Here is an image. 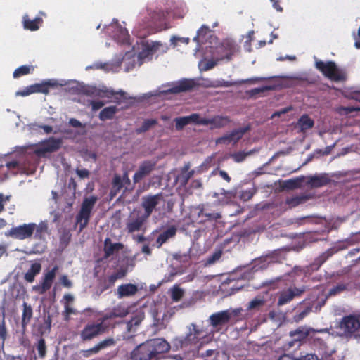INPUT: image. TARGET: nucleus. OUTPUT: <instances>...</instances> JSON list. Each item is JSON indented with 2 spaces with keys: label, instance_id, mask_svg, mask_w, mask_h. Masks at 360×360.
<instances>
[{
  "label": "nucleus",
  "instance_id": "7ed1b4c3",
  "mask_svg": "<svg viewBox=\"0 0 360 360\" xmlns=\"http://www.w3.org/2000/svg\"><path fill=\"white\" fill-rule=\"evenodd\" d=\"M98 200L96 195L85 198L81 205V208L76 215V222L79 226V231H82L89 224L92 210Z\"/></svg>",
  "mask_w": 360,
  "mask_h": 360
},
{
  "label": "nucleus",
  "instance_id": "423d86ee",
  "mask_svg": "<svg viewBox=\"0 0 360 360\" xmlns=\"http://www.w3.org/2000/svg\"><path fill=\"white\" fill-rule=\"evenodd\" d=\"M35 228V223L23 224L12 227L5 233V236L16 240H25L30 238L33 236Z\"/></svg>",
  "mask_w": 360,
  "mask_h": 360
},
{
  "label": "nucleus",
  "instance_id": "0eeeda50",
  "mask_svg": "<svg viewBox=\"0 0 360 360\" xmlns=\"http://www.w3.org/2000/svg\"><path fill=\"white\" fill-rule=\"evenodd\" d=\"M148 218L142 214L141 210H134L126 223V230L129 233L139 231L142 229Z\"/></svg>",
  "mask_w": 360,
  "mask_h": 360
},
{
  "label": "nucleus",
  "instance_id": "ea45409f",
  "mask_svg": "<svg viewBox=\"0 0 360 360\" xmlns=\"http://www.w3.org/2000/svg\"><path fill=\"white\" fill-rule=\"evenodd\" d=\"M210 32V30L207 25H202L201 27L198 30L197 36L193 38L194 41L198 42H203L205 39L206 35Z\"/></svg>",
  "mask_w": 360,
  "mask_h": 360
},
{
  "label": "nucleus",
  "instance_id": "f3484780",
  "mask_svg": "<svg viewBox=\"0 0 360 360\" xmlns=\"http://www.w3.org/2000/svg\"><path fill=\"white\" fill-rule=\"evenodd\" d=\"M250 129L249 127L233 130L229 134L220 137L217 139V143H236Z\"/></svg>",
  "mask_w": 360,
  "mask_h": 360
},
{
  "label": "nucleus",
  "instance_id": "e2e57ef3",
  "mask_svg": "<svg viewBox=\"0 0 360 360\" xmlns=\"http://www.w3.org/2000/svg\"><path fill=\"white\" fill-rule=\"evenodd\" d=\"M71 236L68 233H64L60 236V245L66 247L70 241Z\"/></svg>",
  "mask_w": 360,
  "mask_h": 360
},
{
  "label": "nucleus",
  "instance_id": "3c124183",
  "mask_svg": "<svg viewBox=\"0 0 360 360\" xmlns=\"http://www.w3.org/2000/svg\"><path fill=\"white\" fill-rule=\"evenodd\" d=\"M175 127L177 130L182 129L185 126L189 124L187 116L176 117L174 120Z\"/></svg>",
  "mask_w": 360,
  "mask_h": 360
},
{
  "label": "nucleus",
  "instance_id": "6ab92c4d",
  "mask_svg": "<svg viewBox=\"0 0 360 360\" xmlns=\"http://www.w3.org/2000/svg\"><path fill=\"white\" fill-rule=\"evenodd\" d=\"M338 252V250L335 248H330L326 252H323L320 256L314 259V261L310 264L309 269L311 271H317L325 263L331 256Z\"/></svg>",
  "mask_w": 360,
  "mask_h": 360
},
{
  "label": "nucleus",
  "instance_id": "5701e85b",
  "mask_svg": "<svg viewBox=\"0 0 360 360\" xmlns=\"http://www.w3.org/2000/svg\"><path fill=\"white\" fill-rule=\"evenodd\" d=\"M128 309L122 306L118 305L115 307L110 311L105 314L101 319L102 321L105 323V322L111 319L120 317L123 318L128 314Z\"/></svg>",
  "mask_w": 360,
  "mask_h": 360
},
{
  "label": "nucleus",
  "instance_id": "cd10ccee",
  "mask_svg": "<svg viewBox=\"0 0 360 360\" xmlns=\"http://www.w3.org/2000/svg\"><path fill=\"white\" fill-rule=\"evenodd\" d=\"M23 27L25 30L36 31L37 30L41 23L43 22V20L40 17H37L33 20H31L28 18L27 15H25L22 20Z\"/></svg>",
  "mask_w": 360,
  "mask_h": 360
},
{
  "label": "nucleus",
  "instance_id": "a878e982",
  "mask_svg": "<svg viewBox=\"0 0 360 360\" xmlns=\"http://www.w3.org/2000/svg\"><path fill=\"white\" fill-rule=\"evenodd\" d=\"M195 86L193 79H184L169 89L171 93L177 94L192 89Z\"/></svg>",
  "mask_w": 360,
  "mask_h": 360
},
{
  "label": "nucleus",
  "instance_id": "4d7b16f0",
  "mask_svg": "<svg viewBox=\"0 0 360 360\" xmlns=\"http://www.w3.org/2000/svg\"><path fill=\"white\" fill-rule=\"evenodd\" d=\"M193 171H190L188 172H183L181 174V175L179 176V181L181 184V185H186L189 179L192 177L193 175Z\"/></svg>",
  "mask_w": 360,
  "mask_h": 360
},
{
  "label": "nucleus",
  "instance_id": "bf43d9fd",
  "mask_svg": "<svg viewBox=\"0 0 360 360\" xmlns=\"http://www.w3.org/2000/svg\"><path fill=\"white\" fill-rule=\"evenodd\" d=\"M302 202V199L298 196L286 199V204L290 207H294L300 205Z\"/></svg>",
  "mask_w": 360,
  "mask_h": 360
},
{
  "label": "nucleus",
  "instance_id": "58836bf2",
  "mask_svg": "<svg viewBox=\"0 0 360 360\" xmlns=\"http://www.w3.org/2000/svg\"><path fill=\"white\" fill-rule=\"evenodd\" d=\"M157 120L155 119H148L144 120L142 125L136 129V132L139 134L144 133L149 130L152 127L157 124Z\"/></svg>",
  "mask_w": 360,
  "mask_h": 360
},
{
  "label": "nucleus",
  "instance_id": "79ce46f5",
  "mask_svg": "<svg viewBox=\"0 0 360 360\" xmlns=\"http://www.w3.org/2000/svg\"><path fill=\"white\" fill-rule=\"evenodd\" d=\"M36 349L38 352L39 358L44 359L46 356V345L44 338H41L38 340Z\"/></svg>",
  "mask_w": 360,
  "mask_h": 360
},
{
  "label": "nucleus",
  "instance_id": "dca6fc26",
  "mask_svg": "<svg viewBox=\"0 0 360 360\" xmlns=\"http://www.w3.org/2000/svg\"><path fill=\"white\" fill-rule=\"evenodd\" d=\"M155 162L150 160L143 161L139 166V169L135 172L133 176L134 184L140 182L145 176L150 174L154 170Z\"/></svg>",
  "mask_w": 360,
  "mask_h": 360
},
{
  "label": "nucleus",
  "instance_id": "72a5a7b5",
  "mask_svg": "<svg viewBox=\"0 0 360 360\" xmlns=\"http://www.w3.org/2000/svg\"><path fill=\"white\" fill-rule=\"evenodd\" d=\"M124 186L123 181L120 175H115L112 182V189L110 193L111 198H114Z\"/></svg>",
  "mask_w": 360,
  "mask_h": 360
},
{
  "label": "nucleus",
  "instance_id": "e433bc0d",
  "mask_svg": "<svg viewBox=\"0 0 360 360\" xmlns=\"http://www.w3.org/2000/svg\"><path fill=\"white\" fill-rule=\"evenodd\" d=\"M53 83H51L50 81H49L42 82L41 84H32V87L34 88V93H42L47 94L49 91V87L53 86Z\"/></svg>",
  "mask_w": 360,
  "mask_h": 360
},
{
  "label": "nucleus",
  "instance_id": "bb28decb",
  "mask_svg": "<svg viewBox=\"0 0 360 360\" xmlns=\"http://www.w3.org/2000/svg\"><path fill=\"white\" fill-rule=\"evenodd\" d=\"M176 231L177 229L174 226H171L167 229L162 231L156 240L157 247L158 248H161L169 238L174 237Z\"/></svg>",
  "mask_w": 360,
  "mask_h": 360
},
{
  "label": "nucleus",
  "instance_id": "69168bd1",
  "mask_svg": "<svg viewBox=\"0 0 360 360\" xmlns=\"http://www.w3.org/2000/svg\"><path fill=\"white\" fill-rule=\"evenodd\" d=\"M127 269L126 268H121L117 270L115 273L112 274V276L115 278V281L117 279H122L127 275Z\"/></svg>",
  "mask_w": 360,
  "mask_h": 360
},
{
  "label": "nucleus",
  "instance_id": "4be33fe9",
  "mask_svg": "<svg viewBox=\"0 0 360 360\" xmlns=\"http://www.w3.org/2000/svg\"><path fill=\"white\" fill-rule=\"evenodd\" d=\"M124 248L123 244L120 243H112L110 238H107L104 241V258L107 259L114 255L115 252H119Z\"/></svg>",
  "mask_w": 360,
  "mask_h": 360
},
{
  "label": "nucleus",
  "instance_id": "49530a36",
  "mask_svg": "<svg viewBox=\"0 0 360 360\" xmlns=\"http://www.w3.org/2000/svg\"><path fill=\"white\" fill-rule=\"evenodd\" d=\"M256 192L257 188L255 187H252L245 191H242L240 195V198L243 201H248L254 196Z\"/></svg>",
  "mask_w": 360,
  "mask_h": 360
},
{
  "label": "nucleus",
  "instance_id": "39448f33",
  "mask_svg": "<svg viewBox=\"0 0 360 360\" xmlns=\"http://www.w3.org/2000/svg\"><path fill=\"white\" fill-rule=\"evenodd\" d=\"M97 323H88L79 333L80 340L83 342L91 341L94 338L105 333L108 326L100 319Z\"/></svg>",
  "mask_w": 360,
  "mask_h": 360
},
{
  "label": "nucleus",
  "instance_id": "f704fd0d",
  "mask_svg": "<svg viewBox=\"0 0 360 360\" xmlns=\"http://www.w3.org/2000/svg\"><path fill=\"white\" fill-rule=\"evenodd\" d=\"M49 229L46 221H41L39 224H36L34 229V238L39 240H44V236L47 233Z\"/></svg>",
  "mask_w": 360,
  "mask_h": 360
},
{
  "label": "nucleus",
  "instance_id": "f257e3e1",
  "mask_svg": "<svg viewBox=\"0 0 360 360\" xmlns=\"http://www.w3.org/2000/svg\"><path fill=\"white\" fill-rule=\"evenodd\" d=\"M171 348L164 338H154L138 345L131 353V360H157L160 354L166 353Z\"/></svg>",
  "mask_w": 360,
  "mask_h": 360
},
{
  "label": "nucleus",
  "instance_id": "603ef678",
  "mask_svg": "<svg viewBox=\"0 0 360 360\" xmlns=\"http://www.w3.org/2000/svg\"><path fill=\"white\" fill-rule=\"evenodd\" d=\"M264 303H265L264 300L258 299L256 297L249 302L248 306V310L258 309L260 307L263 306L264 304Z\"/></svg>",
  "mask_w": 360,
  "mask_h": 360
},
{
  "label": "nucleus",
  "instance_id": "de8ad7c7",
  "mask_svg": "<svg viewBox=\"0 0 360 360\" xmlns=\"http://www.w3.org/2000/svg\"><path fill=\"white\" fill-rule=\"evenodd\" d=\"M347 285L345 283H338L330 289L328 292L329 296H334L344 292L347 289Z\"/></svg>",
  "mask_w": 360,
  "mask_h": 360
},
{
  "label": "nucleus",
  "instance_id": "6e6d98bb",
  "mask_svg": "<svg viewBox=\"0 0 360 360\" xmlns=\"http://www.w3.org/2000/svg\"><path fill=\"white\" fill-rule=\"evenodd\" d=\"M77 314L76 310H75L70 304L64 305V311H63L64 320L69 321L70 316L71 314Z\"/></svg>",
  "mask_w": 360,
  "mask_h": 360
},
{
  "label": "nucleus",
  "instance_id": "a18cd8bd",
  "mask_svg": "<svg viewBox=\"0 0 360 360\" xmlns=\"http://www.w3.org/2000/svg\"><path fill=\"white\" fill-rule=\"evenodd\" d=\"M184 290L177 285L171 289V297L173 301L179 302L184 296Z\"/></svg>",
  "mask_w": 360,
  "mask_h": 360
},
{
  "label": "nucleus",
  "instance_id": "37998d69",
  "mask_svg": "<svg viewBox=\"0 0 360 360\" xmlns=\"http://www.w3.org/2000/svg\"><path fill=\"white\" fill-rule=\"evenodd\" d=\"M278 360H318V357L312 354H308L300 359H295L289 354H283L279 357Z\"/></svg>",
  "mask_w": 360,
  "mask_h": 360
},
{
  "label": "nucleus",
  "instance_id": "9b49d317",
  "mask_svg": "<svg viewBox=\"0 0 360 360\" xmlns=\"http://www.w3.org/2000/svg\"><path fill=\"white\" fill-rule=\"evenodd\" d=\"M62 139L55 137H50L41 142L36 150V154L44 155L47 153H53L58 150L62 145Z\"/></svg>",
  "mask_w": 360,
  "mask_h": 360
},
{
  "label": "nucleus",
  "instance_id": "412c9836",
  "mask_svg": "<svg viewBox=\"0 0 360 360\" xmlns=\"http://www.w3.org/2000/svg\"><path fill=\"white\" fill-rule=\"evenodd\" d=\"M330 182V179L328 174H322L320 175L311 176L308 178L307 184L311 188H319L328 185Z\"/></svg>",
  "mask_w": 360,
  "mask_h": 360
},
{
  "label": "nucleus",
  "instance_id": "1a4fd4ad",
  "mask_svg": "<svg viewBox=\"0 0 360 360\" xmlns=\"http://www.w3.org/2000/svg\"><path fill=\"white\" fill-rule=\"evenodd\" d=\"M161 200H162V193L148 195L142 197L141 207L144 210V212H142V214L147 218H149L154 209L156 207Z\"/></svg>",
  "mask_w": 360,
  "mask_h": 360
},
{
  "label": "nucleus",
  "instance_id": "2eb2a0df",
  "mask_svg": "<svg viewBox=\"0 0 360 360\" xmlns=\"http://www.w3.org/2000/svg\"><path fill=\"white\" fill-rule=\"evenodd\" d=\"M341 328L347 333H354L360 329V315L345 316L340 323Z\"/></svg>",
  "mask_w": 360,
  "mask_h": 360
},
{
  "label": "nucleus",
  "instance_id": "774afa93",
  "mask_svg": "<svg viewBox=\"0 0 360 360\" xmlns=\"http://www.w3.org/2000/svg\"><path fill=\"white\" fill-rule=\"evenodd\" d=\"M76 174L80 179H87L90 175L89 171L86 169H77Z\"/></svg>",
  "mask_w": 360,
  "mask_h": 360
},
{
  "label": "nucleus",
  "instance_id": "338daca9",
  "mask_svg": "<svg viewBox=\"0 0 360 360\" xmlns=\"http://www.w3.org/2000/svg\"><path fill=\"white\" fill-rule=\"evenodd\" d=\"M90 104L93 111H96L101 109L105 105V102L103 101H91Z\"/></svg>",
  "mask_w": 360,
  "mask_h": 360
},
{
  "label": "nucleus",
  "instance_id": "473e14b6",
  "mask_svg": "<svg viewBox=\"0 0 360 360\" xmlns=\"http://www.w3.org/2000/svg\"><path fill=\"white\" fill-rule=\"evenodd\" d=\"M118 111L116 106H109L103 108L99 113L98 117L101 121L111 120Z\"/></svg>",
  "mask_w": 360,
  "mask_h": 360
},
{
  "label": "nucleus",
  "instance_id": "9d476101",
  "mask_svg": "<svg viewBox=\"0 0 360 360\" xmlns=\"http://www.w3.org/2000/svg\"><path fill=\"white\" fill-rule=\"evenodd\" d=\"M304 291V287L297 288L295 286H290L288 289L282 290L279 294L278 306H283L290 302L295 297H300Z\"/></svg>",
  "mask_w": 360,
  "mask_h": 360
},
{
  "label": "nucleus",
  "instance_id": "ddd939ff",
  "mask_svg": "<svg viewBox=\"0 0 360 360\" xmlns=\"http://www.w3.org/2000/svg\"><path fill=\"white\" fill-rule=\"evenodd\" d=\"M58 269V267L55 266L51 270L44 274L41 284L35 287L39 294H44L51 288Z\"/></svg>",
  "mask_w": 360,
  "mask_h": 360
},
{
  "label": "nucleus",
  "instance_id": "c756f323",
  "mask_svg": "<svg viewBox=\"0 0 360 360\" xmlns=\"http://www.w3.org/2000/svg\"><path fill=\"white\" fill-rule=\"evenodd\" d=\"M22 326L25 328L26 326L30 323L32 317L33 311L31 305L27 304V302H24L22 304Z\"/></svg>",
  "mask_w": 360,
  "mask_h": 360
},
{
  "label": "nucleus",
  "instance_id": "20e7f679",
  "mask_svg": "<svg viewBox=\"0 0 360 360\" xmlns=\"http://www.w3.org/2000/svg\"><path fill=\"white\" fill-rule=\"evenodd\" d=\"M315 67L326 77L332 81L340 82L346 79L345 74L338 68L334 61L323 62L322 60H317L315 63Z\"/></svg>",
  "mask_w": 360,
  "mask_h": 360
},
{
  "label": "nucleus",
  "instance_id": "c03bdc74",
  "mask_svg": "<svg viewBox=\"0 0 360 360\" xmlns=\"http://www.w3.org/2000/svg\"><path fill=\"white\" fill-rule=\"evenodd\" d=\"M274 86H264L259 88H254L247 91V95L250 97H255L256 95L259 94L261 93H264L266 91L273 90Z\"/></svg>",
  "mask_w": 360,
  "mask_h": 360
},
{
  "label": "nucleus",
  "instance_id": "0e129e2a",
  "mask_svg": "<svg viewBox=\"0 0 360 360\" xmlns=\"http://www.w3.org/2000/svg\"><path fill=\"white\" fill-rule=\"evenodd\" d=\"M145 45L153 55L159 49L160 46H161L159 42H147Z\"/></svg>",
  "mask_w": 360,
  "mask_h": 360
},
{
  "label": "nucleus",
  "instance_id": "09e8293b",
  "mask_svg": "<svg viewBox=\"0 0 360 360\" xmlns=\"http://www.w3.org/2000/svg\"><path fill=\"white\" fill-rule=\"evenodd\" d=\"M290 335L292 337L297 336L295 340L300 341L305 339L309 335V332L304 330L303 328H298L295 331L290 332Z\"/></svg>",
  "mask_w": 360,
  "mask_h": 360
},
{
  "label": "nucleus",
  "instance_id": "c9c22d12",
  "mask_svg": "<svg viewBox=\"0 0 360 360\" xmlns=\"http://www.w3.org/2000/svg\"><path fill=\"white\" fill-rule=\"evenodd\" d=\"M33 71H34L33 66L25 65H22V66H20L19 68H16L13 73V76L14 78H19L22 76L30 74Z\"/></svg>",
  "mask_w": 360,
  "mask_h": 360
},
{
  "label": "nucleus",
  "instance_id": "5fc2aeb1",
  "mask_svg": "<svg viewBox=\"0 0 360 360\" xmlns=\"http://www.w3.org/2000/svg\"><path fill=\"white\" fill-rule=\"evenodd\" d=\"M173 259L183 263H187L191 260V256L188 253L176 252L173 255Z\"/></svg>",
  "mask_w": 360,
  "mask_h": 360
},
{
  "label": "nucleus",
  "instance_id": "f03ea898",
  "mask_svg": "<svg viewBox=\"0 0 360 360\" xmlns=\"http://www.w3.org/2000/svg\"><path fill=\"white\" fill-rule=\"evenodd\" d=\"M242 311L241 308L229 309L211 314L209 317L210 325L214 328H219L229 322L236 323Z\"/></svg>",
  "mask_w": 360,
  "mask_h": 360
},
{
  "label": "nucleus",
  "instance_id": "7c9ffc66",
  "mask_svg": "<svg viewBox=\"0 0 360 360\" xmlns=\"http://www.w3.org/2000/svg\"><path fill=\"white\" fill-rule=\"evenodd\" d=\"M41 269L40 263H33L28 271L25 273L24 278L26 281L32 283L34 281L35 276L39 274Z\"/></svg>",
  "mask_w": 360,
  "mask_h": 360
},
{
  "label": "nucleus",
  "instance_id": "a211bd4d",
  "mask_svg": "<svg viewBox=\"0 0 360 360\" xmlns=\"http://www.w3.org/2000/svg\"><path fill=\"white\" fill-rule=\"evenodd\" d=\"M219 49L224 53V56L221 58L230 60L233 53L237 51V46L233 40L226 39L222 41Z\"/></svg>",
  "mask_w": 360,
  "mask_h": 360
},
{
  "label": "nucleus",
  "instance_id": "393cba45",
  "mask_svg": "<svg viewBox=\"0 0 360 360\" xmlns=\"http://www.w3.org/2000/svg\"><path fill=\"white\" fill-rule=\"evenodd\" d=\"M265 78L263 77H254L248 79L246 80H243L241 82H231V81H225V80H218L216 81L214 84L212 85L213 87H229L232 86H236L238 84H243V83H255L257 82H260L264 80Z\"/></svg>",
  "mask_w": 360,
  "mask_h": 360
},
{
  "label": "nucleus",
  "instance_id": "c85d7f7f",
  "mask_svg": "<svg viewBox=\"0 0 360 360\" xmlns=\"http://www.w3.org/2000/svg\"><path fill=\"white\" fill-rule=\"evenodd\" d=\"M207 125H212V129H219L227 125L230 120L227 116H216L212 119H207Z\"/></svg>",
  "mask_w": 360,
  "mask_h": 360
},
{
  "label": "nucleus",
  "instance_id": "f8f14e48",
  "mask_svg": "<svg viewBox=\"0 0 360 360\" xmlns=\"http://www.w3.org/2000/svg\"><path fill=\"white\" fill-rule=\"evenodd\" d=\"M19 169V162L17 160L8 161L6 158L0 160V180L4 181L10 174H15Z\"/></svg>",
  "mask_w": 360,
  "mask_h": 360
},
{
  "label": "nucleus",
  "instance_id": "680f3d73",
  "mask_svg": "<svg viewBox=\"0 0 360 360\" xmlns=\"http://www.w3.org/2000/svg\"><path fill=\"white\" fill-rule=\"evenodd\" d=\"M34 93V88L32 87V85H30L23 90L17 91L15 94L16 96H27Z\"/></svg>",
  "mask_w": 360,
  "mask_h": 360
},
{
  "label": "nucleus",
  "instance_id": "8fccbe9b",
  "mask_svg": "<svg viewBox=\"0 0 360 360\" xmlns=\"http://www.w3.org/2000/svg\"><path fill=\"white\" fill-rule=\"evenodd\" d=\"M116 282L115 278L110 275L107 278L104 279L101 283V291L103 292L110 288L112 287Z\"/></svg>",
  "mask_w": 360,
  "mask_h": 360
},
{
  "label": "nucleus",
  "instance_id": "6e6552de",
  "mask_svg": "<svg viewBox=\"0 0 360 360\" xmlns=\"http://www.w3.org/2000/svg\"><path fill=\"white\" fill-rule=\"evenodd\" d=\"M197 356L202 360H226L228 356L224 351L205 348L201 342L197 348Z\"/></svg>",
  "mask_w": 360,
  "mask_h": 360
},
{
  "label": "nucleus",
  "instance_id": "4468645a",
  "mask_svg": "<svg viewBox=\"0 0 360 360\" xmlns=\"http://www.w3.org/2000/svg\"><path fill=\"white\" fill-rule=\"evenodd\" d=\"M115 343L116 342L113 338H108L99 342L90 349L82 350L81 354L84 358H89L92 355L98 354L102 349L114 346Z\"/></svg>",
  "mask_w": 360,
  "mask_h": 360
},
{
  "label": "nucleus",
  "instance_id": "a19ab883",
  "mask_svg": "<svg viewBox=\"0 0 360 360\" xmlns=\"http://www.w3.org/2000/svg\"><path fill=\"white\" fill-rule=\"evenodd\" d=\"M189 124L193 123L195 124L207 125V118L200 117L198 113H193L187 116Z\"/></svg>",
  "mask_w": 360,
  "mask_h": 360
},
{
  "label": "nucleus",
  "instance_id": "2f4dec72",
  "mask_svg": "<svg viewBox=\"0 0 360 360\" xmlns=\"http://www.w3.org/2000/svg\"><path fill=\"white\" fill-rule=\"evenodd\" d=\"M297 125L300 127L301 131L304 132L314 127V122L308 115H303L298 120Z\"/></svg>",
  "mask_w": 360,
  "mask_h": 360
},
{
  "label": "nucleus",
  "instance_id": "13d9d810",
  "mask_svg": "<svg viewBox=\"0 0 360 360\" xmlns=\"http://www.w3.org/2000/svg\"><path fill=\"white\" fill-rule=\"evenodd\" d=\"M223 60V58H219L216 60L211 59L206 61V63L204 64L203 70L207 71L211 69H212L214 66H216L219 60Z\"/></svg>",
  "mask_w": 360,
  "mask_h": 360
},
{
  "label": "nucleus",
  "instance_id": "4c0bfd02",
  "mask_svg": "<svg viewBox=\"0 0 360 360\" xmlns=\"http://www.w3.org/2000/svg\"><path fill=\"white\" fill-rule=\"evenodd\" d=\"M198 217H202L200 222L205 221H216L221 217L219 213H206L203 209H201L198 214Z\"/></svg>",
  "mask_w": 360,
  "mask_h": 360
},
{
  "label": "nucleus",
  "instance_id": "052dcab7",
  "mask_svg": "<svg viewBox=\"0 0 360 360\" xmlns=\"http://www.w3.org/2000/svg\"><path fill=\"white\" fill-rule=\"evenodd\" d=\"M152 56V53H150L146 46L144 45L143 49L139 53V58L141 60H144L147 58H151Z\"/></svg>",
  "mask_w": 360,
  "mask_h": 360
},
{
  "label": "nucleus",
  "instance_id": "b1692460",
  "mask_svg": "<svg viewBox=\"0 0 360 360\" xmlns=\"http://www.w3.org/2000/svg\"><path fill=\"white\" fill-rule=\"evenodd\" d=\"M138 287L135 284H122L117 288V295L119 298L134 295L138 292Z\"/></svg>",
  "mask_w": 360,
  "mask_h": 360
},
{
  "label": "nucleus",
  "instance_id": "aec40b11",
  "mask_svg": "<svg viewBox=\"0 0 360 360\" xmlns=\"http://www.w3.org/2000/svg\"><path fill=\"white\" fill-rule=\"evenodd\" d=\"M204 337L203 330L193 324V330L186 336L183 343L187 345H196Z\"/></svg>",
  "mask_w": 360,
  "mask_h": 360
},
{
  "label": "nucleus",
  "instance_id": "864d4df0",
  "mask_svg": "<svg viewBox=\"0 0 360 360\" xmlns=\"http://www.w3.org/2000/svg\"><path fill=\"white\" fill-rule=\"evenodd\" d=\"M222 255L221 250L215 251L212 255H210L206 260L205 264L210 265L218 261Z\"/></svg>",
  "mask_w": 360,
  "mask_h": 360
}]
</instances>
